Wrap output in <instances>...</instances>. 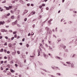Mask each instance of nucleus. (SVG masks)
I'll use <instances>...</instances> for the list:
<instances>
[{
  "mask_svg": "<svg viewBox=\"0 0 77 77\" xmlns=\"http://www.w3.org/2000/svg\"><path fill=\"white\" fill-rule=\"evenodd\" d=\"M45 29H46L47 30V32L48 33H50V32H51V30H50V29L48 28V27H46Z\"/></svg>",
  "mask_w": 77,
  "mask_h": 77,
  "instance_id": "obj_1",
  "label": "nucleus"
},
{
  "mask_svg": "<svg viewBox=\"0 0 77 77\" xmlns=\"http://www.w3.org/2000/svg\"><path fill=\"white\" fill-rule=\"evenodd\" d=\"M20 12V10H16L15 11V14L16 15H18Z\"/></svg>",
  "mask_w": 77,
  "mask_h": 77,
  "instance_id": "obj_2",
  "label": "nucleus"
},
{
  "mask_svg": "<svg viewBox=\"0 0 77 77\" xmlns=\"http://www.w3.org/2000/svg\"><path fill=\"white\" fill-rule=\"evenodd\" d=\"M35 12L34 11H32V12L28 16V17H30V15H35Z\"/></svg>",
  "mask_w": 77,
  "mask_h": 77,
  "instance_id": "obj_3",
  "label": "nucleus"
},
{
  "mask_svg": "<svg viewBox=\"0 0 77 77\" xmlns=\"http://www.w3.org/2000/svg\"><path fill=\"white\" fill-rule=\"evenodd\" d=\"M55 58L56 59H59L60 60H62V58H60V57H59L58 56H55Z\"/></svg>",
  "mask_w": 77,
  "mask_h": 77,
  "instance_id": "obj_4",
  "label": "nucleus"
},
{
  "mask_svg": "<svg viewBox=\"0 0 77 77\" xmlns=\"http://www.w3.org/2000/svg\"><path fill=\"white\" fill-rule=\"evenodd\" d=\"M4 8H5L6 10H7V11H8V10H9V7H7L6 6H4Z\"/></svg>",
  "mask_w": 77,
  "mask_h": 77,
  "instance_id": "obj_5",
  "label": "nucleus"
},
{
  "mask_svg": "<svg viewBox=\"0 0 77 77\" xmlns=\"http://www.w3.org/2000/svg\"><path fill=\"white\" fill-rule=\"evenodd\" d=\"M66 63L68 65H71V61H67L66 62Z\"/></svg>",
  "mask_w": 77,
  "mask_h": 77,
  "instance_id": "obj_6",
  "label": "nucleus"
},
{
  "mask_svg": "<svg viewBox=\"0 0 77 77\" xmlns=\"http://www.w3.org/2000/svg\"><path fill=\"white\" fill-rule=\"evenodd\" d=\"M43 55L44 57V58H45V59H47V55H46V54H45V53H43Z\"/></svg>",
  "mask_w": 77,
  "mask_h": 77,
  "instance_id": "obj_7",
  "label": "nucleus"
},
{
  "mask_svg": "<svg viewBox=\"0 0 77 77\" xmlns=\"http://www.w3.org/2000/svg\"><path fill=\"white\" fill-rule=\"evenodd\" d=\"M51 21H53V19H51L49 20L48 21V23H49L50 24H51V23L50 22H51Z\"/></svg>",
  "mask_w": 77,
  "mask_h": 77,
  "instance_id": "obj_8",
  "label": "nucleus"
},
{
  "mask_svg": "<svg viewBox=\"0 0 77 77\" xmlns=\"http://www.w3.org/2000/svg\"><path fill=\"white\" fill-rule=\"evenodd\" d=\"M5 23V22L4 21H1L0 22V24L1 25L2 24V25H3V24H4V23Z\"/></svg>",
  "mask_w": 77,
  "mask_h": 77,
  "instance_id": "obj_9",
  "label": "nucleus"
},
{
  "mask_svg": "<svg viewBox=\"0 0 77 77\" xmlns=\"http://www.w3.org/2000/svg\"><path fill=\"white\" fill-rule=\"evenodd\" d=\"M16 54V53L15 52H13L12 53V54L13 55V56H15V54Z\"/></svg>",
  "mask_w": 77,
  "mask_h": 77,
  "instance_id": "obj_10",
  "label": "nucleus"
},
{
  "mask_svg": "<svg viewBox=\"0 0 77 77\" xmlns=\"http://www.w3.org/2000/svg\"><path fill=\"white\" fill-rule=\"evenodd\" d=\"M38 52V56H40V54H39V53H40V51H39V49L38 50H37Z\"/></svg>",
  "mask_w": 77,
  "mask_h": 77,
  "instance_id": "obj_11",
  "label": "nucleus"
},
{
  "mask_svg": "<svg viewBox=\"0 0 77 77\" xmlns=\"http://www.w3.org/2000/svg\"><path fill=\"white\" fill-rule=\"evenodd\" d=\"M10 71L11 72H15V71L14 70H13V69H10Z\"/></svg>",
  "mask_w": 77,
  "mask_h": 77,
  "instance_id": "obj_12",
  "label": "nucleus"
},
{
  "mask_svg": "<svg viewBox=\"0 0 77 77\" xmlns=\"http://www.w3.org/2000/svg\"><path fill=\"white\" fill-rule=\"evenodd\" d=\"M20 2L22 3V4H24V2L22 0H20Z\"/></svg>",
  "mask_w": 77,
  "mask_h": 77,
  "instance_id": "obj_13",
  "label": "nucleus"
},
{
  "mask_svg": "<svg viewBox=\"0 0 77 77\" xmlns=\"http://www.w3.org/2000/svg\"><path fill=\"white\" fill-rule=\"evenodd\" d=\"M71 67H72V68H74V64H73L72 63H71Z\"/></svg>",
  "mask_w": 77,
  "mask_h": 77,
  "instance_id": "obj_14",
  "label": "nucleus"
},
{
  "mask_svg": "<svg viewBox=\"0 0 77 77\" xmlns=\"http://www.w3.org/2000/svg\"><path fill=\"white\" fill-rule=\"evenodd\" d=\"M62 64H63V65H64V66H67V65H66V64L65 63L63 62L62 63Z\"/></svg>",
  "mask_w": 77,
  "mask_h": 77,
  "instance_id": "obj_15",
  "label": "nucleus"
},
{
  "mask_svg": "<svg viewBox=\"0 0 77 77\" xmlns=\"http://www.w3.org/2000/svg\"><path fill=\"white\" fill-rule=\"evenodd\" d=\"M41 69L43 70V71H45V72H47V71H46V70L44 69Z\"/></svg>",
  "mask_w": 77,
  "mask_h": 77,
  "instance_id": "obj_16",
  "label": "nucleus"
},
{
  "mask_svg": "<svg viewBox=\"0 0 77 77\" xmlns=\"http://www.w3.org/2000/svg\"><path fill=\"white\" fill-rule=\"evenodd\" d=\"M1 30L2 32H5V29H2Z\"/></svg>",
  "mask_w": 77,
  "mask_h": 77,
  "instance_id": "obj_17",
  "label": "nucleus"
},
{
  "mask_svg": "<svg viewBox=\"0 0 77 77\" xmlns=\"http://www.w3.org/2000/svg\"><path fill=\"white\" fill-rule=\"evenodd\" d=\"M12 8V6H9L8 8H9V9L10 10V9H11V8Z\"/></svg>",
  "mask_w": 77,
  "mask_h": 77,
  "instance_id": "obj_18",
  "label": "nucleus"
},
{
  "mask_svg": "<svg viewBox=\"0 0 77 77\" xmlns=\"http://www.w3.org/2000/svg\"><path fill=\"white\" fill-rule=\"evenodd\" d=\"M17 27H21V26L19 24H17Z\"/></svg>",
  "mask_w": 77,
  "mask_h": 77,
  "instance_id": "obj_19",
  "label": "nucleus"
},
{
  "mask_svg": "<svg viewBox=\"0 0 77 77\" xmlns=\"http://www.w3.org/2000/svg\"><path fill=\"white\" fill-rule=\"evenodd\" d=\"M57 75H59V76H60V73H57Z\"/></svg>",
  "mask_w": 77,
  "mask_h": 77,
  "instance_id": "obj_20",
  "label": "nucleus"
},
{
  "mask_svg": "<svg viewBox=\"0 0 77 77\" xmlns=\"http://www.w3.org/2000/svg\"><path fill=\"white\" fill-rule=\"evenodd\" d=\"M55 31L56 32H57V27H56L55 29Z\"/></svg>",
  "mask_w": 77,
  "mask_h": 77,
  "instance_id": "obj_21",
  "label": "nucleus"
},
{
  "mask_svg": "<svg viewBox=\"0 0 77 77\" xmlns=\"http://www.w3.org/2000/svg\"><path fill=\"white\" fill-rule=\"evenodd\" d=\"M16 33H17V32H13V34H14V35H15V34H16Z\"/></svg>",
  "mask_w": 77,
  "mask_h": 77,
  "instance_id": "obj_22",
  "label": "nucleus"
},
{
  "mask_svg": "<svg viewBox=\"0 0 77 77\" xmlns=\"http://www.w3.org/2000/svg\"><path fill=\"white\" fill-rule=\"evenodd\" d=\"M17 9V8H15L14 9V11H16V10Z\"/></svg>",
  "mask_w": 77,
  "mask_h": 77,
  "instance_id": "obj_23",
  "label": "nucleus"
},
{
  "mask_svg": "<svg viewBox=\"0 0 77 77\" xmlns=\"http://www.w3.org/2000/svg\"><path fill=\"white\" fill-rule=\"evenodd\" d=\"M40 9H41L42 8V5H40L39 7Z\"/></svg>",
  "mask_w": 77,
  "mask_h": 77,
  "instance_id": "obj_24",
  "label": "nucleus"
},
{
  "mask_svg": "<svg viewBox=\"0 0 77 77\" xmlns=\"http://www.w3.org/2000/svg\"><path fill=\"white\" fill-rule=\"evenodd\" d=\"M56 68H57V69L58 70H60V68L59 67H56Z\"/></svg>",
  "mask_w": 77,
  "mask_h": 77,
  "instance_id": "obj_25",
  "label": "nucleus"
},
{
  "mask_svg": "<svg viewBox=\"0 0 77 77\" xmlns=\"http://www.w3.org/2000/svg\"><path fill=\"white\" fill-rule=\"evenodd\" d=\"M9 47H12V45H11V44H10L9 45Z\"/></svg>",
  "mask_w": 77,
  "mask_h": 77,
  "instance_id": "obj_26",
  "label": "nucleus"
},
{
  "mask_svg": "<svg viewBox=\"0 0 77 77\" xmlns=\"http://www.w3.org/2000/svg\"><path fill=\"white\" fill-rule=\"evenodd\" d=\"M26 46L28 48L29 47V45L28 44H27L26 45Z\"/></svg>",
  "mask_w": 77,
  "mask_h": 77,
  "instance_id": "obj_27",
  "label": "nucleus"
},
{
  "mask_svg": "<svg viewBox=\"0 0 77 77\" xmlns=\"http://www.w3.org/2000/svg\"><path fill=\"white\" fill-rule=\"evenodd\" d=\"M3 62H3V61H1V64H3Z\"/></svg>",
  "mask_w": 77,
  "mask_h": 77,
  "instance_id": "obj_28",
  "label": "nucleus"
},
{
  "mask_svg": "<svg viewBox=\"0 0 77 77\" xmlns=\"http://www.w3.org/2000/svg\"><path fill=\"white\" fill-rule=\"evenodd\" d=\"M64 57H66V54H64Z\"/></svg>",
  "mask_w": 77,
  "mask_h": 77,
  "instance_id": "obj_29",
  "label": "nucleus"
},
{
  "mask_svg": "<svg viewBox=\"0 0 77 77\" xmlns=\"http://www.w3.org/2000/svg\"><path fill=\"white\" fill-rule=\"evenodd\" d=\"M6 3V0H5L2 2V3Z\"/></svg>",
  "mask_w": 77,
  "mask_h": 77,
  "instance_id": "obj_30",
  "label": "nucleus"
},
{
  "mask_svg": "<svg viewBox=\"0 0 77 77\" xmlns=\"http://www.w3.org/2000/svg\"><path fill=\"white\" fill-rule=\"evenodd\" d=\"M11 3H12L13 4H14V3H15V2L14 1H12Z\"/></svg>",
  "mask_w": 77,
  "mask_h": 77,
  "instance_id": "obj_31",
  "label": "nucleus"
},
{
  "mask_svg": "<svg viewBox=\"0 0 77 77\" xmlns=\"http://www.w3.org/2000/svg\"><path fill=\"white\" fill-rule=\"evenodd\" d=\"M1 70H2V71H3V67H1Z\"/></svg>",
  "mask_w": 77,
  "mask_h": 77,
  "instance_id": "obj_32",
  "label": "nucleus"
},
{
  "mask_svg": "<svg viewBox=\"0 0 77 77\" xmlns=\"http://www.w3.org/2000/svg\"><path fill=\"white\" fill-rule=\"evenodd\" d=\"M11 18L12 19H14V16H12L11 17Z\"/></svg>",
  "mask_w": 77,
  "mask_h": 77,
  "instance_id": "obj_33",
  "label": "nucleus"
},
{
  "mask_svg": "<svg viewBox=\"0 0 77 77\" xmlns=\"http://www.w3.org/2000/svg\"><path fill=\"white\" fill-rule=\"evenodd\" d=\"M11 22V20H8L7 21V23H10Z\"/></svg>",
  "mask_w": 77,
  "mask_h": 77,
  "instance_id": "obj_34",
  "label": "nucleus"
},
{
  "mask_svg": "<svg viewBox=\"0 0 77 77\" xmlns=\"http://www.w3.org/2000/svg\"><path fill=\"white\" fill-rule=\"evenodd\" d=\"M17 53L18 54H20V51H17Z\"/></svg>",
  "mask_w": 77,
  "mask_h": 77,
  "instance_id": "obj_35",
  "label": "nucleus"
},
{
  "mask_svg": "<svg viewBox=\"0 0 77 77\" xmlns=\"http://www.w3.org/2000/svg\"><path fill=\"white\" fill-rule=\"evenodd\" d=\"M4 52H5L6 53V52H7V51L5 49L4 50Z\"/></svg>",
  "mask_w": 77,
  "mask_h": 77,
  "instance_id": "obj_36",
  "label": "nucleus"
},
{
  "mask_svg": "<svg viewBox=\"0 0 77 77\" xmlns=\"http://www.w3.org/2000/svg\"><path fill=\"white\" fill-rule=\"evenodd\" d=\"M40 47H41V48H44V46L42 45H41V46H40Z\"/></svg>",
  "mask_w": 77,
  "mask_h": 77,
  "instance_id": "obj_37",
  "label": "nucleus"
},
{
  "mask_svg": "<svg viewBox=\"0 0 77 77\" xmlns=\"http://www.w3.org/2000/svg\"><path fill=\"white\" fill-rule=\"evenodd\" d=\"M3 48L1 49V52H3Z\"/></svg>",
  "mask_w": 77,
  "mask_h": 77,
  "instance_id": "obj_38",
  "label": "nucleus"
},
{
  "mask_svg": "<svg viewBox=\"0 0 77 77\" xmlns=\"http://www.w3.org/2000/svg\"><path fill=\"white\" fill-rule=\"evenodd\" d=\"M7 54H9L10 53V51H8L7 52Z\"/></svg>",
  "mask_w": 77,
  "mask_h": 77,
  "instance_id": "obj_39",
  "label": "nucleus"
},
{
  "mask_svg": "<svg viewBox=\"0 0 77 77\" xmlns=\"http://www.w3.org/2000/svg\"><path fill=\"white\" fill-rule=\"evenodd\" d=\"M69 24H71V23H72V22L71 21H69Z\"/></svg>",
  "mask_w": 77,
  "mask_h": 77,
  "instance_id": "obj_40",
  "label": "nucleus"
},
{
  "mask_svg": "<svg viewBox=\"0 0 77 77\" xmlns=\"http://www.w3.org/2000/svg\"><path fill=\"white\" fill-rule=\"evenodd\" d=\"M24 21H27V18H25L24 19Z\"/></svg>",
  "mask_w": 77,
  "mask_h": 77,
  "instance_id": "obj_41",
  "label": "nucleus"
},
{
  "mask_svg": "<svg viewBox=\"0 0 77 77\" xmlns=\"http://www.w3.org/2000/svg\"><path fill=\"white\" fill-rule=\"evenodd\" d=\"M14 39V37H12L11 38V40H13Z\"/></svg>",
  "mask_w": 77,
  "mask_h": 77,
  "instance_id": "obj_42",
  "label": "nucleus"
},
{
  "mask_svg": "<svg viewBox=\"0 0 77 77\" xmlns=\"http://www.w3.org/2000/svg\"><path fill=\"white\" fill-rule=\"evenodd\" d=\"M14 24H16V23H15V22L12 23V25H14Z\"/></svg>",
  "mask_w": 77,
  "mask_h": 77,
  "instance_id": "obj_43",
  "label": "nucleus"
},
{
  "mask_svg": "<svg viewBox=\"0 0 77 77\" xmlns=\"http://www.w3.org/2000/svg\"><path fill=\"white\" fill-rule=\"evenodd\" d=\"M53 36L55 38H57L56 36L55 35H53Z\"/></svg>",
  "mask_w": 77,
  "mask_h": 77,
  "instance_id": "obj_44",
  "label": "nucleus"
},
{
  "mask_svg": "<svg viewBox=\"0 0 77 77\" xmlns=\"http://www.w3.org/2000/svg\"><path fill=\"white\" fill-rule=\"evenodd\" d=\"M25 13H27V12H28V10H25Z\"/></svg>",
  "mask_w": 77,
  "mask_h": 77,
  "instance_id": "obj_45",
  "label": "nucleus"
},
{
  "mask_svg": "<svg viewBox=\"0 0 77 77\" xmlns=\"http://www.w3.org/2000/svg\"><path fill=\"white\" fill-rule=\"evenodd\" d=\"M9 15H10V13H8L7 14V16L8 17L9 16Z\"/></svg>",
  "mask_w": 77,
  "mask_h": 77,
  "instance_id": "obj_46",
  "label": "nucleus"
},
{
  "mask_svg": "<svg viewBox=\"0 0 77 77\" xmlns=\"http://www.w3.org/2000/svg\"><path fill=\"white\" fill-rule=\"evenodd\" d=\"M17 20H16V21L14 22V23H15L16 24H17Z\"/></svg>",
  "mask_w": 77,
  "mask_h": 77,
  "instance_id": "obj_47",
  "label": "nucleus"
},
{
  "mask_svg": "<svg viewBox=\"0 0 77 77\" xmlns=\"http://www.w3.org/2000/svg\"><path fill=\"white\" fill-rule=\"evenodd\" d=\"M17 20H16V21L14 22V23H15L16 24H17Z\"/></svg>",
  "mask_w": 77,
  "mask_h": 77,
  "instance_id": "obj_48",
  "label": "nucleus"
},
{
  "mask_svg": "<svg viewBox=\"0 0 77 77\" xmlns=\"http://www.w3.org/2000/svg\"><path fill=\"white\" fill-rule=\"evenodd\" d=\"M75 55L74 54L72 56V57H75Z\"/></svg>",
  "mask_w": 77,
  "mask_h": 77,
  "instance_id": "obj_49",
  "label": "nucleus"
},
{
  "mask_svg": "<svg viewBox=\"0 0 77 77\" xmlns=\"http://www.w3.org/2000/svg\"><path fill=\"white\" fill-rule=\"evenodd\" d=\"M4 45H7V42H6L5 44H4Z\"/></svg>",
  "mask_w": 77,
  "mask_h": 77,
  "instance_id": "obj_50",
  "label": "nucleus"
},
{
  "mask_svg": "<svg viewBox=\"0 0 77 77\" xmlns=\"http://www.w3.org/2000/svg\"><path fill=\"white\" fill-rule=\"evenodd\" d=\"M11 14H14V11H12L11 10Z\"/></svg>",
  "mask_w": 77,
  "mask_h": 77,
  "instance_id": "obj_51",
  "label": "nucleus"
},
{
  "mask_svg": "<svg viewBox=\"0 0 77 77\" xmlns=\"http://www.w3.org/2000/svg\"><path fill=\"white\" fill-rule=\"evenodd\" d=\"M39 64L40 65H42V64L41 63H39Z\"/></svg>",
  "mask_w": 77,
  "mask_h": 77,
  "instance_id": "obj_52",
  "label": "nucleus"
},
{
  "mask_svg": "<svg viewBox=\"0 0 77 77\" xmlns=\"http://www.w3.org/2000/svg\"><path fill=\"white\" fill-rule=\"evenodd\" d=\"M45 4H42V6H45Z\"/></svg>",
  "mask_w": 77,
  "mask_h": 77,
  "instance_id": "obj_53",
  "label": "nucleus"
},
{
  "mask_svg": "<svg viewBox=\"0 0 77 77\" xmlns=\"http://www.w3.org/2000/svg\"><path fill=\"white\" fill-rule=\"evenodd\" d=\"M63 48L64 49H65V48H66V46H63Z\"/></svg>",
  "mask_w": 77,
  "mask_h": 77,
  "instance_id": "obj_54",
  "label": "nucleus"
},
{
  "mask_svg": "<svg viewBox=\"0 0 77 77\" xmlns=\"http://www.w3.org/2000/svg\"><path fill=\"white\" fill-rule=\"evenodd\" d=\"M20 45H23V43H20Z\"/></svg>",
  "mask_w": 77,
  "mask_h": 77,
  "instance_id": "obj_55",
  "label": "nucleus"
},
{
  "mask_svg": "<svg viewBox=\"0 0 77 77\" xmlns=\"http://www.w3.org/2000/svg\"><path fill=\"white\" fill-rule=\"evenodd\" d=\"M25 40V38H23L22 39V41H23V42Z\"/></svg>",
  "mask_w": 77,
  "mask_h": 77,
  "instance_id": "obj_56",
  "label": "nucleus"
},
{
  "mask_svg": "<svg viewBox=\"0 0 77 77\" xmlns=\"http://www.w3.org/2000/svg\"><path fill=\"white\" fill-rule=\"evenodd\" d=\"M60 41L61 40H60V39H58L57 40V41H58V42H60Z\"/></svg>",
  "mask_w": 77,
  "mask_h": 77,
  "instance_id": "obj_57",
  "label": "nucleus"
},
{
  "mask_svg": "<svg viewBox=\"0 0 77 77\" xmlns=\"http://www.w3.org/2000/svg\"><path fill=\"white\" fill-rule=\"evenodd\" d=\"M9 32H11H11H12V30H9Z\"/></svg>",
  "mask_w": 77,
  "mask_h": 77,
  "instance_id": "obj_58",
  "label": "nucleus"
},
{
  "mask_svg": "<svg viewBox=\"0 0 77 77\" xmlns=\"http://www.w3.org/2000/svg\"><path fill=\"white\" fill-rule=\"evenodd\" d=\"M3 72H6V70H4L3 71Z\"/></svg>",
  "mask_w": 77,
  "mask_h": 77,
  "instance_id": "obj_59",
  "label": "nucleus"
},
{
  "mask_svg": "<svg viewBox=\"0 0 77 77\" xmlns=\"http://www.w3.org/2000/svg\"><path fill=\"white\" fill-rule=\"evenodd\" d=\"M27 6H30V4H27Z\"/></svg>",
  "mask_w": 77,
  "mask_h": 77,
  "instance_id": "obj_60",
  "label": "nucleus"
},
{
  "mask_svg": "<svg viewBox=\"0 0 77 77\" xmlns=\"http://www.w3.org/2000/svg\"><path fill=\"white\" fill-rule=\"evenodd\" d=\"M14 38H17V35L16 34L14 35Z\"/></svg>",
  "mask_w": 77,
  "mask_h": 77,
  "instance_id": "obj_61",
  "label": "nucleus"
},
{
  "mask_svg": "<svg viewBox=\"0 0 77 77\" xmlns=\"http://www.w3.org/2000/svg\"><path fill=\"white\" fill-rule=\"evenodd\" d=\"M42 18V16L40 15L39 17V18Z\"/></svg>",
  "mask_w": 77,
  "mask_h": 77,
  "instance_id": "obj_62",
  "label": "nucleus"
},
{
  "mask_svg": "<svg viewBox=\"0 0 77 77\" xmlns=\"http://www.w3.org/2000/svg\"><path fill=\"white\" fill-rule=\"evenodd\" d=\"M45 45L46 47H48V45H47V44H45Z\"/></svg>",
  "mask_w": 77,
  "mask_h": 77,
  "instance_id": "obj_63",
  "label": "nucleus"
},
{
  "mask_svg": "<svg viewBox=\"0 0 77 77\" xmlns=\"http://www.w3.org/2000/svg\"><path fill=\"white\" fill-rule=\"evenodd\" d=\"M4 59H7V57H4Z\"/></svg>",
  "mask_w": 77,
  "mask_h": 77,
  "instance_id": "obj_64",
  "label": "nucleus"
}]
</instances>
